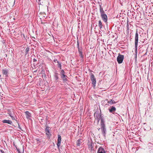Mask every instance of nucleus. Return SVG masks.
Here are the masks:
<instances>
[{"label": "nucleus", "instance_id": "obj_14", "mask_svg": "<svg viewBox=\"0 0 153 153\" xmlns=\"http://www.w3.org/2000/svg\"><path fill=\"white\" fill-rule=\"evenodd\" d=\"M108 110L110 113L114 114L113 112H114L116 111V108L115 107L112 106L109 108L108 109Z\"/></svg>", "mask_w": 153, "mask_h": 153}, {"label": "nucleus", "instance_id": "obj_34", "mask_svg": "<svg viewBox=\"0 0 153 153\" xmlns=\"http://www.w3.org/2000/svg\"><path fill=\"white\" fill-rule=\"evenodd\" d=\"M5 55H6V57H7V54H5Z\"/></svg>", "mask_w": 153, "mask_h": 153}, {"label": "nucleus", "instance_id": "obj_29", "mask_svg": "<svg viewBox=\"0 0 153 153\" xmlns=\"http://www.w3.org/2000/svg\"><path fill=\"white\" fill-rule=\"evenodd\" d=\"M127 30H129V28L128 27V24H127Z\"/></svg>", "mask_w": 153, "mask_h": 153}, {"label": "nucleus", "instance_id": "obj_22", "mask_svg": "<svg viewBox=\"0 0 153 153\" xmlns=\"http://www.w3.org/2000/svg\"><path fill=\"white\" fill-rule=\"evenodd\" d=\"M29 51V47H27L25 49V56H26L27 55V54L28 53Z\"/></svg>", "mask_w": 153, "mask_h": 153}, {"label": "nucleus", "instance_id": "obj_13", "mask_svg": "<svg viewBox=\"0 0 153 153\" xmlns=\"http://www.w3.org/2000/svg\"><path fill=\"white\" fill-rule=\"evenodd\" d=\"M97 153H106L104 149L102 147H100L97 151Z\"/></svg>", "mask_w": 153, "mask_h": 153}, {"label": "nucleus", "instance_id": "obj_2", "mask_svg": "<svg viewBox=\"0 0 153 153\" xmlns=\"http://www.w3.org/2000/svg\"><path fill=\"white\" fill-rule=\"evenodd\" d=\"M61 77L64 82H66L68 80V77L65 74V72L63 70H61L60 72Z\"/></svg>", "mask_w": 153, "mask_h": 153}, {"label": "nucleus", "instance_id": "obj_28", "mask_svg": "<svg viewBox=\"0 0 153 153\" xmlns=\"http://www.w3.org/2000/svg\"><path fill=\"white\" fill-rule=\"evenodd\" d=\"M33 61L34 62H35L37 61V60H36V59H33Z\"/></svg>", "mask_w": 153, "mask_h": 153}, {"label": "nucleus", "instance_id": "obj_20", "mask_svg": "<svg viewBox=\"0 0 153 153\" xmlns=\"http://www.w3.org/2000/svg\"><path fill=\"white\" fill-rule=\"evenodd\" d=\"M117 102H115L112 99L110 100H109L108 101V103L110 105L115 104Z\"/></svg>", "mask_w": 153, "mask_h": 153}, {"label": "nucleus", "instance_id": "obj_37", "mask_svg": "<svg viewBox=\"0 0 153 153\" xmlns=\"http://www.w3.org/2000/svg\"><path fill=\"white\" fill-rule=\"evenodd\" d=\"M1 77V75H0V77Z\"/></svg>", "mask_w": 153, "mask_h": 153}, {"label": "nucleus", "instance_id": "obj_30", "mask_svg": "<svg viewBox=\"0 0 153 153\" xmlns=\"http://www.w3.org/2000/svg\"><path fill=\"white\" fill-rule=\"evenodd\" d=\"M10 116L11 117V118H12V119H13V118H14L11 115V114H10Z\"/></svg>", "mask_w": 153, "mask_h": 153}, {"label": "nucleus", "instance_id": "obj_35", "mask_svg": "<svg viewBox=\"0 0 153 153\" xmlns=\"http://www.w3.org/2000/svg\"><path fill=\"white\" fill-rule=\"evenodd\" d=\"M15 0H14V3H13V4H14V3H15Z\"/></svg>", "mask_w": 153, "mask_h": 153}, {"label": "nucleus", "instance_id": "obj_6", "mask_svg": "<svg viewBox=\"0 0 153 153\" xmlns=\"http://www.w3.org/2000/svg\"><path fill=\"white\" fill-rule=\"evenodd\" d=\"M90 76L91 79L92 81V84L93 85V86L95 87L96 86V79L95 78L94 76L92 73H91L90 74Z\"/></svg>", "mask_w": 153, "mask_h": 153}, {"label": "nucleus", "instance_id": "obj_11", "mask_svg": "<svg viewBox=\"0 0 153 153\" xmlns=\"http://www.w3.org/2000/svg\"><path fill=\"white\" fill-rule=\"evenodd\" d=\"M61 136L60 135H58V140L57 143V145L58 148H59L61 144Z\"/></svg>", "mask_w": 153, "mask_h": 153}, {"label": "nucleus", "instance_id": "obj_5", "mask_svg": "<svg viewBox=\"0 0 153 153\" xmlns=\"http://www.w3.org/2000/svg\"><path fill=\"white\" fill-rule=\"evenodd\" d=\"M124 59V56L119 53L117 58V61L119 64L122 63Z\"/></svg>", "mask_w": 153, "mask_h": 153}, {"label": "nucleus", "instance_id": "obj_3", "mask_svg": "<svg viewBox=\"0 0 153 153\" xmlns=\"http://www.w3.org/2000/svg\"><path fill=\"white\" fill-rule=\"evenodd\" d=\"M88 149L91 153H94V143L91 140V141H88Z\"/></svg>", "mask_w": 153, "mask_h": 153}, {"label": "nucleus", "instance_id": "obj_1", "mask_svg": "<svg viewBox=\"0 0 153 153\" xmlns=\"http://www.w3.org/2000/svg\"><path fill=\"white\" fill-rule=\"evenodd\" d=\"M100 129H101V133L104 138L106 137V134L107 133L106 128L105 121L103 118L101 119V123H100V128L98 129L99 130Z\"/></svg>", "mask_w": 153, "mask_h": 153}, {"label": "nucleus", "instance_id": "obj_17", "mask_svg": "<svg viewBox=\"0 0 153 153\" xmlns=\"http://www.w3.org/2000/svg\"><path fill=\"white\" fill-rule=\"evenodd\" d=\"M104 26V25L102 24L101 20H100L98 22V26L100 27L101 30H102V27Z\"/></svg>", "mask_w": 153, "mask_h": 153}, {"label": "nucleus", "instance_id": "obj_7", "mask_svg": "<svg viewBox=\"0 0 153 153\" xmlns=\"http://www.w3.org/2000/svg\"><path fill=\"white\" fill-rule=\"evenodd\" d=\"M138 33L137 30L135 38V48L137 50L138 45Z\"/></svg>", "mask_w": 153, "mask_h": 153}, {"label": "nucleus", "instance_id": "obj_26", "mask_svg": "<svg viewBox=\"0 0 153 153\" xmlns=\"http://www.w3.org/2000/svg\"><path fill=\"white\" fill-rule=\"evenodd\" d=\"M53 61L55 62H57V59H54L53 60Z\"/></svg>", "mask_w": 153, "mask_h": 153}, {"label": "nucleus", "instance_id": "obj_33", "mask_svg": "<svg viewBox=\"0 0 153 153\" xmlns=\"http://www.w3.org/2000/svg\"><path fill=\"white\" fill-rule=\"evenodd\" d=\"M22 35H23V37L25 38V37L24 34H23Z\"/></svg>", "mask_w": 153, "mask_h": 153}, {"label": "nucleus", "instance_id": "obj_32", "mask_svg": "<svg viewBox=\"0 0 153 153\" xmlns=\"http://www.w3.org/2000/svg\"><path fill=\"white\" fill-rule=\"evenodd\" d=\"M135 57V58H136V59L137 58V53L136 54Z\"/></svg>", "mask_w": 153, "mask_h": 153}, {"label": "nucleus", "instance_id": "obj_10", "mask_svg": "<svg viewBox=\"0 0 153 153\" xmlns=\"http://www.w3.org/2000/svg\"><path fill=\"white\" fill-rule=\"evenodd\" d=\"M2 72L3 75L7 77L8 76L9 74V70L8 69L4 68L2 70Z\"/></svg>", "mask_w": 153, "mask_h": 153}, {"label": "nucleus", "instance_id": "obj_27", "mask_svg": "<svg viewBox=\"0 0 153 153\" xmlns=\"http://www.w3.org/2000/svg\"><path fill=\"white\" fill-rule=\"evenodd\" d=\"M0 152H1L2 153H5L4 151L1 149L0 150Z\"/></svg>", "mask_w": 153, "mask_h": 153}, {"label": "nucleus", "instance_id": "obj_19", "mask_svg": "<svg viewBox=\"0 0 153 153\" xmlns=\"http://www.w3.org/2000/svg\"><path fill=\"white\" fill-rule=\"evenodd\" d=\"M82 142L83 141L82 139H79L77 140L76 142L77 146H80Z\"/></svg>", "mask_w": 153, "mask_h": 153}, {"label": "nucleus", "instance_id": "obj_24", "mask_svg": "<svg viewBox=\"0 0 153 153\" xmlns=\"http://www.w3.org/2000/svg\"><path fill=\"white\" fill-rule=\"evenodd\" d=\"M16 148L17 150V151L18 152V153H22V152H21L20 151V150L19 149L17 148L16 147Z\"/></svg>", "mask_w": 153, "mask_h": 153}, {"label": "nucleus", "instance_id": "obj_8", "mask_svg": "<svg viewBox=\"0 0 153 153\" xmlns=\"http://www.w3.org/2000/svg\"><path fill=\"white\" fill-rule=\"evenodd\" d=\"M100 16L103 21L105 23H107L108 17L105 13L100 14Z\"/></svg>", "mask_w": 153, "mask_h": 153}, {"label": "nucleus", "instance_id": "obj_25", "mask_svg": "<svg viewBox=\"0 0 153 153\" xmlns=\"http://www.w3.org/2000/svg\"><path fill=\"white\" fill-rule=\"evenodd\" d=\"M18 128L19 129H20V130H22V128H21L20 127V126L19 125V124H18Z\"/></svg>", "mask_w": 153, "mask_h": 153}, {"label": "nucleus", "instance_id": "obj_9", "mask_svg": "<svg viewBox=\"0 0 153 153\" xmlns=\"http://www.w3.org/2000/svg\"><path fill=\"white\" fill-rule=\"evenodd\" d=\"M50 128L48 126H46V128H45V131L46 132V134L48 137H50L51 136V134L50 132Z\"/></svg>", "mask_w": 153, "mask_h": 153}, {"label": "nucleus", "instance_id": "obj_21", "mask_svg": "<svg viewBox=\"0 0 153 153\" xmlns=\"http://www.w3.org/2000/svg\"><path fill=\"white\" fill-rule=\"evenodd\" d=\"M100 14L105 13L104 11L103 10L102 7H101V6L100 5Z\"/></svg>", "mask_w": 153, "mask_h": 153}, {"label": "nucleus", "instance_id": "obj_23", "mask_svg": "<svg viewBox=\"0 0 153 153\" xmlns=\"http://www.w3.org/2000/svg\"><path fill=\"white\" fill-rule=\"evenodd\" d=\"M57 63H58V68H59L60 69V70L62 69V65L61 62H59L58 61H57Z\"/></svg>", "mask_w": 153, "mask_h": 153}, {"label": "nucleus", "instance_id": "obj_12", "mask_svg": "<svg viewBox=\"0 0 153 153\" xmlns=\"http://www.w3.org/2000/svg\"><path fill=\"white\" fill-rule=\"evenodd\" d=\"M58 75L59 74H58L57 71H56L54 72V77L55 79L56 82H58V79H59Z\"/></svg>", "mask_w": 153, "mask_h": 153}, {"label": "nucleus", "instance_id": "obj_15", "mask_svg": "<svg viewBox=\"0 0 153 153\" xmlns=\"http://www.w3.org/2000/svg\"><path fill=\"white\" fill-rule=\"evenodd\" d=\"M77 46L78 48V51L79 54V56H81L82 58L83 57V56L82 55V50L81 49H80L79 46V43L77 42Z\"/></svg>", "mask_w": 153, "mask_h": 153}, {"label": "nucleus", "instance_id": "obj_36", "mask_svg": "<svg viewBox=\"0 0 153 153\" xmlns=\"http://www.w3.org/2000/svg\"><path fill=\"white\" fill-rule=\"evenodd\" d=\"M39 1H40L41 0H38Z\"/></svg>", "mask_w": 153, "mask_h": 153}, {"label": "nucleus", "instance_id": "obj_16", "mask_svg": "<svg viewBox=\"0 0 153 153\" xmlns=\"http://www.w3.org/2000/svg\"><path fill=\"white\" fill-rule=\"evenodd\" d=\"M25 113L26 118L28 119H30L31 118V114L28 111L25 112Z\"/></svg>", "mask_w": 153, "mask_h": 153}, {"label": "nucleus", "instance_id": "obj_31", "mask_svg": "<svg viewBox=\"0 0 153 153\" xmlns=\"http://www.w3.org/2000/svg\"><path fill=\"white\" fill-rule=\"evenodd\" d=\"M35 39V38L34 37H32V39L33 40V39Z\"/></svg>", "mask_w": 153, "mask_h": 153}, {"label": "nucleus", "instance_id": "obj_18", "mask_svg": "<svg viewBox=\"0 0 153 153\" xmlns=\"http://www.w3.org/2000/svg\"><path fill=\"white\" fill-rule=\"evenodd\" d=\"M2 122L4 123H7L10 125H11V124L12 123V122L11 120H2Z\"/></svg>", "mask_w": 153, "mask_h": 153}, {"label": "nucleus", "instance_id": "obj_4", "mask_svg": "<svg viewBox=\"0 0 153 153\" xmlns=\"http://www.w3.org/2000/svg\"><path fill=\"white\" fill-rule=\"evenodd\" d=\"M94 116L95 119H97L98 120V122H99L100 120H101L102 116L101 113H99L98 111H96L94 114Z\"/></svg>", "mask_w": 153, "mask_h": 153}]
</instances>
